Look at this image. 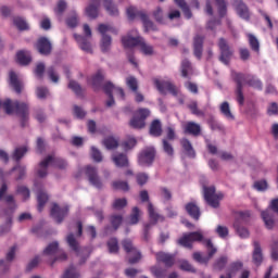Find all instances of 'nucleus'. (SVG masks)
<instances>
[{
    "instance_id": "nucleus-37",
    "label": "nucleus",
    "mask_w": 278,
    "mask_h": 278,
    "mask_svg": "<svg viewBox=\"0 0 278 278\" xmlns=\"http://www.w3.org/2000/svg\"><path fill=\"white\" fill-rule=\"evenodd\" d=\"M220 113L227 118L228 121H236V116L231 113V108L229 106V102L225 101L219 106Z\"/></svg>"
},
{
    "instance_id": "nucleus-14",
    "label": "nucleus",
    "mask_w": 278,
    "mask_h": 278,
    "mask_svg": "<svg viewBox=\"0 0 278 278\" xmlns=\"http://www.w3.org/2000/svg\"><path fill=\"white\" fill-rule=\"evenodd\" d=\"M154 86L161 92V94H166L167 92H170L174 97H177V89L175 88V85L170 81L166 80H160L157 78L154 79Z\"/></svg>"
},
{
    "instance_id": "nucleus-26",
    "label": "nucleus",
    "mask_w": 278,
    "mask_h": 278,
    "mask_svg": "<svg viewBox=\"0 0 278 278\" xmlns=\"http://www.w3.org/2000/svg\"><path fill=\"white\" fill-rule=\"evenodd\" d=\"M254 251L252 253V262L255 266H262V262H264V254L262 253V245H260L258 241H254Z\"/></svg>"
},
{
    "instance_id": "nucleus-63",
    "label": "nucleus",
    "mask_w": 278,
    "mask_h": 278,
    "mask_svg": "<svg viewBox=\"0 0 278 278\" xmlns=\"http://www.w3.org/2000/svg\"><path fill=\"white\" fill-rule=\"evenodd\" d=\"M126 85L132 92H138V79L134 76L126 78Z\"/></svg>"
},
{
    "instance_id": "nucleus-17",
    "label": "nucleus",
    "mask_w": 278,
    "mask_h": 278,
    "mask_svg": "<svg viewBox=\"0 0 278 278\" xmlns=\"http://www.w3.org/2000/svg\"><path fill=\"white\" fill-rule=\"evenodd\" d=\"M111 160L116 168H129V156L123 152L112 154Z\"/></svg>"
},
{
    "instance_id": "nucleus-44",
    "label": "nucleus",
    "mask_w": 278,
    "mask_h": 278,
    "mask_svg": "<svg viewBox=\"0 0 278 278\" xmlns=\"http://www.w3.org/2000/svg\"><path fill=\"white\" fill-rule=\"evenodd\" d=\"M81 277V274H79V270H77V267L75 265H70L68 268L65 269L64 274L61 278H79Z\"/></svg>"
},
{
    "instance_id": "nucleus-32",
    "label": "nucleus",
    "mask_w": 278,
    "mask_h": 278,
    "mask_svg": "<svg viewBox=\"0 0 278 278\" xmlns=\"http://www.w3.org/2000/svg\"><path fill=\"white\" fill-rule=\"evenodd\" d=\"M29 151L27 146L17 147L14 149L11 157L16 162L17 164H21V160L25 157V154Z\"/></svg>"
},
{
    "instance_id": "nucleus-47",
    "label": "nucleus",
    "mask_w": 278,
    "mask_h": 278,
    "mask_svg": "<svg viewBox=\"0 0 278 278\" xmlns=\"http://www.w3.org/2000/svg\"><path fill=\"white\" fill-rule=\"evenodd\" d=\"M15 170L18 173V176L15 178L16 181H21V179H24L25 175H27V167L25 165H21V163H17L11 168V173H14Z\"/></svg>"
},
{
    "instance_id": "nucleus-16",
    "label": "nucleus",
    "mask_w": 278,
    "mask_h": 278,
    "mask_svg": "<svg viewBox=\"0 0 278 278\" xmlns=\"http://www.w3.org/2000/svg\"><path fill=\"white\" fill-rule=\"evenodd\" d=\"M142 39V36L134 37L128 33L126 36L122 37V45L124 49H134L135 47H140Z\"/></svg>"
},
{
    "instance_id": "nucleus-12",
    "label": "nucleus",
    "mask_w": 278,
    "mask_h": 278,
    "mask_svg": "<svg viewBox=\"0 0 278 278\" xmlns=\"http://www.w3.org/2000/svg\"><path fill=\"white\" fill-rule=\"evenodd\" d=\"M5 203L9 205L8 208L4 210L5 225L12 227V218H14V212L16 210V202L14 201V195L9 194L4 198Z\"/></svg>"
},
{
    "instance_id": "nucleus-40",
    "label": "nucleus",
    "mask_w": 278,
    "mask_h": 278,
    "mask_svg": "<svg viewBox=\"0 0 278 278\" xmlns=\"http://www.w3.org/2000/svg\"><path fill=\"white\" fill-rule=\"evenodd\" d=\"M150 273L155 278H166V277H168V271L166 270V268L160 267L157 265H154V266L150 267Z\"/></svg>"
},
{
    "instance_id": "nucleus-53",
    "label": "nucleus",
    "mask_w": 278,
    "mask_h": 278,
    "mask_svg": "<svg viewBox=\"0 0 278 278\" xmlns=\"http://www.w3.org/2000/svg\"><path fill=\"white\" fill-rule=\"evenodd\" d=\"M112 207L117 212H121V210H125V207H127V198L115 199Z\"/></svg>"
},
{
    "instance_id": "nucleus-59",
    "label": "nucleus",
    "mask_w": 278,
    "mask_h": 278,
    "mask_svg": "<svg viewBox=\"0 0 278 278\" xmlns=\"http://www.w3.org/2000/svg\"><path fill=\"white\" fill-rule=\"evenodd\" d=\"M106 247L109 249V253H118V239L117 238H111L108 243Z\"/></svg>"
},
{
    "instance_id": "nucleus-10",
    "label": "nucleus",
    "mask_w": 278,
    "mask_h": 278,
    "mask_svg": "<svg viewBox=\"0 0 278 278\" xmlns=\"http://www.w3.org/2000/svg\"><path fill=\"white\" fill-rule=\"evenodd\" d=\"M68 205L61 207L58 203H53L50 210V216L58 225H62V223H64V218L68 216Z\"/></svg>"
},
{
    "instance_id": "nucleus-31",
    "label": "nucleus",
    "mask_w": 278,
    "mask_h": 278,
    "mask_svg": "<svg viewBox=\"0 0 278 278\" xmlns=\"http://www.w3.org/2000/svg\"><path fill=\"white\" fill-rule=\"evenodd\" d=\"M37 210L38 212H42L45 210V205L49 203V194L45 190H38L37 191Z\"/></svg>"
},
{
    "instance_id": "nucleus-56",
    "label": "nucleus",
    "mask_w": 278,
    "mask_h": 278,
    "mask_svg": "<svg viewBox=\"0 0 278 278\" xmlns=\"http://www.w3.org/2000/svg\"><path fill=\"white\" fill-rule=\"evenodd\" d=\"M154 21L159 23V25H164V11L162 10L161 7H157L153 12H152Z\"/></svg>"
},
{
    "instance_id": "nucleus-22",
    "label": "nucleus",
    "mask_w": 278,
    "mask_h": 278,
    "mask_svg": "<svg viewBox=\"0 0 278 278\" xmlns=\"http://www.w3.org/2000/svg\"><path fill=\"white\" fill-rule=\"evenodd\" d=\"M138 16L142 22L146 34H149V31L160 30V28H157V25H155V23L151 21V18H149V15L147 13H138Z\"/></svg>"
},
{
    "instance_id": "nucleus-23",
    "label": "nucleus",
    "mask_w": 278,
    "mask_h": 278,
    "mask_svg": "<svg viewBox=\"0 0 278 278\" xmlns=\"http://www.w3.org/2000/svg\"><path fill=\"white\" fill-rule=\"evenodd\" d=\"M201 125L195 122H188L184 126V134H187L188 136H193L194 138H199V136H201Z\"/></svg>"
},
{
    "instance_id": "nucleus-30",
    "label": "nucleus",
    "mask_w": 278,
    "mask_h": 278,
    "mask_svg": "<svg viewBox=\"0 0 278 278\" xmlns=\"http://www.w3.org/2000/svg\"><path fill=\"white\" fill-rule=\"evenodd\" d=\"M16 60L21 66H29L31 64V54L29 51L20 50L16 53Z\"/></svg>"
},
{
    "instance_id": "nucleus-33",
    "label": "nucleus",
    "mask_w": 278,
    "mask_h": 278,
    "mask_svg": "<svg viewBox=\"0 0 278 278\" xmlns=\"http://www.w3.org/2000/svg\"><path fill=\"white\" fill-rule=\"evenodd\" d=\"M103 8L110 16H118V7L114 0H102Z\"/></svg>"
},
{
    "instance_id": "nucleus-27",
    "label": "nucleus",
    "mask_w": 278,
    "mask_h": 278,
    "mask_svg": "<svg viewBox=\"0 0 278 278\" xmlns=\"http://www.w3.org/2000/svg\"><path fill=\"white\" fill-rule=\"evenodd\" d=\"M185 210L193 220H199L201 218V208L194 202H189L186 204Z\"/></svg>"
},
{
    "instance_id": "nucleus-58",
    "label": "nucleus",
    "mask_w": 278,
    "mask_h": 278,
    "mask_svg": "<svg viewBox=\"0 0 278 278\" xmlns=\"http://www.w3.org/2000/svg\"><path fill=\"white\" fill-rule=\"evenodd\" d=\"M110 223L114 231H118V227L123 225V215H112L110 218Z\"/></svg>"
},
{
    "instance_id": "nucleus-19",
    "label": "nucleus",
    "mask_w": 278,
    "mask_h": 278,
    "mask_svg": "<svg viewBox=\"0 0 278 278\" xmlns=\"http://www.w3.org/2000/svg\"><path fill=\"white\" fill-rule=\"evenodd\" d=\"M9 84L16 94H22L25 89V84H23V80L18 79V75L14 72H10L9 74Z\"/></svg>"
},
{
    "instance_id": "nucleus-51",
    "label": "nucleus",
    "mask_w": 278,
    "mask_h": 278,
    "mask_svg": "<svg viewBox=\"0 0 278 278\" xmlns=\"http://www.w3.org/2000/svg\"><path fill=\"white\" fill-rule=\"evenodd\" d=\"M215 3L217 5L219 18H225V16H227V2L225 0H215Z\"/></svg>"
},
{
    "instance_id": "nucleus-9",
    "label": "nucleus",
    "mask_w": 278,
    "mask_h": 278,
    "mask_svg": "<svg viewBox=\"0 0 278 278\" xmlns=\"http://www.w3.org/2000/svg\"><path fill=\"white\" fill-rule=\"evenodd\" d=\"M39 55L49 56L53 53V43L48 37H39L34 45Z\"/></svg>"
},
{
    "instance_id": "nucleus-28",
    "label": "nucleus",
    "mask_w": 278,
    "mask_h": 278,
    "mask_svg": "<svg viewBox=\"0 0 278 278\" xmlns=\"http://www.w3.org/2000/svg\"><path fill=\"white\" fill-rule=\"evenodd\" d=\"M149 134L153 138H160V136L164 134V129H162V121L153 119L150 124Z\"/></svg>"
},
{
    "instance_id": "nucleus-55",
    "label": "nucleus",
    "mask_w": 278,
    "mask_h": 278,
    "mask_svg": "<svg viewBox=\"0 0 278 278\" xmlns=\"http://www.w3.org/2000/svg\"><path fill=\"white\" fill-rule=\"evenodd\" d=\"M67 8H68V3L66 2V0H59L56 2V7L54 8V12L59 16H62V14L66 12Z\"/></svg>"
},
{
    "instance_id": "nucleus-45",
    "label": "nucleus",
    "mask_w": 278,
    "mask_h": 278,
    "mask_svg": "<svg viewBox=\"0 0 278 278\" xmlns=\"http://www.w3.org/2000/svg\"><path fill=\"white\" fill-rule=\"evenodd\" d=\"M65 23L67 27L75 29V27L79 25V16L77 15V11H72V16L66 17Z\"/></svg>"
},
{
    "instance_id": "nucleus-60",
    "label": "nucleus",
    "mask_w": 278,
    "mask_h": 278,
    "mask_svg": "<svg viewBox=\"0 0 278 278\" xmlns=\"http://www.w3.org/2000/svg\"><path fill=\"white\" fill-rule=\"evenodd\" d=\"M227 262H228L227 256H220L213 264L214 270H223L225 268V266H227Z\"/></svg>"
},
{
    "instance_id": "nucleus-4",
    "label": "nucleus",
    "mask_w": 278,
    "mask_h": 278,
    "mask_svg": "<svg viewBox=\"0 0 278 278\" xmlns=\"http://www.w3.org/2000/svg\"><path fill=\"white\" fill-rule=\"evenodd\" d=\"M149 116H151V110L140 108L132 114L128 125L131 129L142 130L147 127V119Z\"/></svg>"
},
{
    "instance_id": "nucleus-15",
    "label": "nucleus",
    "mask_w": 278,
    "mask_h": 278,
    "mask_svg": "<svg viewBox=\"0 0 278 278\" xmlns=\"http://www.w3.org/2000/svg\"><path fill=\"white\" fill-rule=\"evenodd\" d=\"M99 8H101V0H90L89 5L85 9V14L91 21L99 18Z\"/></svg>"
},
{
    "instance_id": "nucleus-50",
    "label": "nucleus",
    "mask_w": 278,
    "mask_h": 278,
    "mask_svg": "<svg viewBox=\"0 0 278 278\" xmlns=\"http://www.w3.org/2000/svg\"><path fill=\"white\" fill-rule=\"evenodd\" d=\"M50 164L60 170H65L66 166H68V163L64 159L55 157L53 155Z\"/></svg>"
},
{
    "instance_id": "nucleus-46",
    "label": "nucleus",
    "mask_w": 278,
    "mask_h": 278,
    "mask_svg": "<svg viewBox=\"0 0 278 278\" xmlns=\"http://www.w3.org/2000/svg\"><path fill=\"white\" fill-rule=\"evenodd\" d=\"M235 231L241 238H249V229L244 228V226L240 225V219H236L233 223Z\"/></svg>"
},
{
    "instance_id": "nucleus-35",
    "label": "nucleus",
    "mask_w": 278,
    "mask_h": 278,
    "mask_svg": "<svg viewBox=\"0 0 278 278\" xmlns=\"http://www.w3.org/2000/svg\"><path fill=\"white\" fill-rule=\"evenodd\" d=\"M180 144L188 157H197V152H194V148L192 147V143L190 142L189 139L184 138L180 141Z\"/></svg>"
},
{
    "instance_id": "nucleus-39",
    "label": "nucleus",
    "mask_w": 278,
    "mask_h": 278,
    "mask_svg": "<svg viewBox=\"0 0 278 278\" xmlns=\"http://www.w3.org/2000/svg\"><path fill=\"white\" fill-rule=\"evenodd\" d=\"M103 147L108 149V151H114V149H118V140L113 136H109L102 141Z\"/></svg>"
},
{
    "instance_id": "nucleus-61",
    "label": "nucleus",
    "mask_w": 278,
    "mask_h": 278,
    "mask_svg": "<svg viewBox=\"0 0 278 278\" xmlns=\"http://www.w3.org/2000/svg\"><path fill=\"white\" fill-rule=\"evenodd\" d=\"M190 71H192V63H190L188 59H185L181 62V77H188V73H190Z\"/></svg>"
},
{
    "instance_id": "nucleus-8",
    "label": "nucleus",
    "mask_w": 278,
    "mask_h": 278,
    "mask_svg": "<svg viewBox=\"0 0 278 278\" xmlns=\"http://www.w3.org/2000/svg\"><path fill=\"white\" fill-rule=\"evenodd\" d=\"M85 175L93 188H97L98 190L103 189V181H101V177H99V169L96 166L87 165L85 167Z\"/></svg>"
},
{
    "instance_id": "nucleus-29",
    "label": "nucleus",
    "mask_w": 278,
    "mask_h": 278,
    "mask_svg": "<svg viewBox=\"0 0 278 278\" xmlns=\"http://www.w3.org/2000/svg\"><path fill=\"white\" fill-rule=\"evenodd\" d=\"M75 40L78 42L80 49L86 53H92V45L88 41L87 37L81 35H74Z\"/></svg>"
},
{
    "instance_id": "nucleus-62",
    "label": "nucleus",
    "mask_w": 278,
    "mask_h": 278,
    "mask_svg": "<svg viewBox=\"0 0 278 278\" xmlns=\"http://www.w3.org/2000/svg\"><path fill=\"white\" fill-rule=\"evenodd\" d=\"M91 159L98 164L103 162V154L97 147H91Z\"/></svg>"
},
{
    "instance_id": "nucleus-57",
    "label": "nucleus",
    "mask_w": 278,
    "mask_h": 278,
    "mask_svg": "<svg viewBox=\"0 0 278 278\" xmlns=\"http://www.w3.org/2000/svg\"><path fill=\"white\" fill-rule=\"evenodd\" d=\"M254 190H257V192H266L268 190V181L266 179L256 180L253 184Z\"/></svg>"
},
{
    "instance_id": "nucleus-1",
    "label": "nucleus",
    "mask_w": 278,
    "mask_h": 278,
    "mask_svg": "<svg viewBox=\"0 0 278 278\" xmlns=\"http://www.w3.org/2000/svg\"><path fill=\"white\" fill-rule=\"evenodd\" d=\"M66 243L70 249L76 253V257H78V266H84L86 262H88L92 250L88 247L79 248V241L75 238V233L70 232L66 237Z\"/></svg>"
},
{
    "instance_id": "nucleus-18",
    "label": "nucleus",
    "mask_w": 278,
    "mask_h": 278,
    "mask_svg": "<svg viewBox=\"0 0 278 278\" xmlns=\"http://www.w3.org/2000/svg\"><path fill=\"white\" fill-rule=\"evenodd\" d=\"M157 264H164L165 268L175 266V256L166 252H157L155 254Z\"/></svg>"
},
{
    "instance_id": "nucleus-43",
    "label": "nucleus",
    "mask_w": 278,
    "mask_h": 278,
    "mask_svg": "<svg viewBox=\"0 0 278 278\" xmlns=\"http://www.w3.org/2000/svg\"><path fill=\"white\" fill-rule=\"evenodd\" d=\"M13 25H15L20 31H27L29 29V24L21 16L13 17Z\"/></svg>"
},
{
    "instance_id": "nucleus-24",
    "label": "nucleus",
    "mask_w": 278,
    "mask_h": 278,
    "mask_svg": "<svg viewBox=\"0 0 278 278\" xmlns=\"http://www.w3.org/2000/svg\"><path fill=\"white\" fill-rule=\"evenodd\" d=\"M148 213L150 216V223H148V225H151L153 227V225H157V222L160 220L161 223H164V220H166V218L160 214H157L155 212V207L153 206V203L149 202L148 204Z\"/></svg>"
},
{
    "instance_id": "nucleus-20",
    "label": "nucleus",
    "mask_w": 278,
    "mask_h": 278,
    "mask_svg": "<svg viewBox=\"0 0 278 278\" xmlns=\"http://www.w3.org/2000/svg\"><path fill=\"white\" fill-rule=\"evenodd\" d=\"M51 160H53V155H48L46 159H43L36 170V175L40 178V179H45V177H47V175H49V166L51 164Z\"/></svg>"
},
{
    "instance_id": "nucleus-5",
    "label": "nucleus",
    "mask_w": 278,
    "mask_h": 278,
    "mask_svg": "<svg viewBox=\"0 0 278 278\" xmlns=\"http://www.w3.org/2000/svg\"><path fill=\"white\" fill-rule=\"evenodd\" d=\"M217 47L219 49V62H222V64H225L226 66H229L235 53L233 48L229 46V41L224 37H220L218 39Z\"/></svg>"
},
{
    "instance_id": "nucleus-13",
    "label": "nucleus",
    "mask_w": 278,
    "mask_h": 278,
    "mask_svg": "<svg viewBox=\"0 0 278 278\" xmlns=\"http://www.w3.org/2000/svg\"><path fill=\"white\" fill-rule=\"evenodd\" d=\"M232 5L240 18H243V21H251V12L243 0H232Z\"/></svg>"
},
{
    "instance_id": "nucleus-42",
    "label": "nucleus",
    "mask_w": 278,
    "mask_h": 278,
    "mask_svg": "<svg viewBox=\"0 0 278 278\" xmlns=\"http://www.w3.org/2000/svg\"><path fill=\"white\" fill-rule=\"evenodd\" d=\"M204 247L207 249V256L206 258L212 260V257H214V255H216V253H218V249H216V247H214V243L211 241V239H205L203 241Z\"/></svg>"
},
{
    "instance_id": "nucleus-25",
    "label": "nucleus",
    "mask_w": 278,
    "mask_h": 278,
    "mask_svg": "<svg viewBox=\"0 0 278 278\" xmlns=\"http://www.w3.org/2000/svg\"><path fill=\"white\" fill-rule=\"evenodd\" d=\"M263 223L266 229H275V214L270 210H265L261 212Z\"/></svg>"
},
{
    "instance_id": "nucleus-38",
    "label": "nucleus",
    "mask_w": 278,
    "mask_h": 278,
    "mask_svg": "<svg viewBox=\"0 0 278 278\" xmlns=\"http://www.w3.org/2000/svg\"><path fill=\"white\" fill-rule=\"evenodd\" d=\"M60 249V243L58 241H53L49 243L46 249L42 252V255H46L47 257H51L58 253V250Z\"/></svg>"
},
{
    "instance_id": "nucleus-49",
    "label": "nucleus",
    "mask_w": 278,
    "mask_h": 278,
    "mask_svg": "<svg viewBox=\"0 0 278 278\" xmlns=\"http://www.w3.org/2000/svg\"><path fill=\"white\" fill-rule=\"evenodd\" d=\"M113 190H122L123 192H129V182L125 180H116L112 182Z\"/></svg>"
},
{
    "instance_id": "nucleus-21",
    "label": "nucleus",
    "mask_w": 278,
    "mask_h": 278,
    "mask_svg": "<svg viewBox=\"0 0 278 278\" xmlns=\"http://www.w3.org/2000/svg\"><path fill=\"white\" fill-rule=\"evenodd\" d=\"M205 42V36L203 35H194L193 37V55H195L199 60L203 58V43Z\"/></svg>"
},
{
    "instance_id": "nucleus-41",
    "label": "nucleus",
    "mask_w": 278,
    "mask_h": 278,
    "mask_svg": "<svg viewBox=\"0 0 278 278\" xmlns=\"http://www.w3.org/2000/svg\"><path fill=\"white\" fill-rule=\"evenodd\" d=\"M103 81H105V72H103V70H98V72L92 76V86L99 88Z\"/></svg>"
},
{
    "instance_id": "nucleus-52",
    "label": "nucleus",
    "mask_w": 278,
    "mask_h": 278,
    "mask_svg": "<svg viewBox=\"0 0 278 278\" xmlns=\"http://www.w3.org/2000/svg\"><path fill=\"white\" fill-rule=\"evenodd\" d=\"M139 47H140V51H141V53H143V55H153V53H154L153 46L147 43L144 38L141 39Z\"/></svg>"
},
{
    "instance_id": "nucleus-6",
    "label": "nucleus",
    "mask_w": 278,
    "mask_h": 278,
    "mask_svg": "<svg viewBox=\"0 0 278 278\" xmlns=\"http://www.w3.org/2000/svg\"><path fill=\"white\" fill-rule=\"evenodd\" d=\"M206 239L203 238V233L200 231H193V232H188L184 233L180 239L177 240V244L179 247H184L185 249H189L192 251L193 245L192 242H205Z\"/></svg>"
},
{
    "instance_id": "nucleus-7",
    "label": "nucleus",
    "mask_w": 278,
    "mask_h": 278,
    "mask_svg": "<svg viewBox=\"0 0 278 278\" xmlns=\"http://www.w3.org/2000/svg\"><path fill=\"white\" fill-rule=\"evenodd\" d=\"M14 110L16 116L20 118V125L22 129L29 126V104L25 102H14Z\"/></svg>"
},
{
    "instance_id": "nucleus-54",
    "label": "nucleus",
    "mask_w": 278,
    "mask_h": 278,
    "mask_svg": "<svg viewBox=\"0 0 278 278\" xmlns=\"http://www.w3.org/2000/svg\"><path fill=\"white\" fill-rule=\"evenodd\" d=\"M249 45L252 51H255V53H260V40H257V37L253 34H249Z\"/></svg>"
},
{
    "instance_id": "nucleus-34",
    "label": "nucleus",
    "mask_w": 278,
    "mask_h": 278,
    "mask_svg": "<svg viewBox=\"0 0 278 278\" xmlns=\"http://www.w3.org/2000/svg\"><path fill=\"white\" fill-rule=\"evenodd\" d=\"M67 88L76 94V97H84V92H86V89L81 87L77 80L70 79L67 84Z\"/></svg>"
},
{
    "instance_id": "nucleus-3",
    "label": "nucleus",
    "mask_w": 278,
    "mask_h": 278,
    "mask_svg": "<svg viewBox=\"0 0 278 278\" xmlns=\"http://www.w3.org/2000/svg\"><path fill=\"white\" fill-rule=\"evenodd\" d=\"M122 247L127 254L126 262H128L130 266L140 264L142 260V253L140 250H138V248H136V245H134V241H131V239H124L122 241Z\"/></svg>"
},
{
    "instance_id": "nucleus-36",
    "label": "nucleus",
    "mask_w": 278,
    "mask_h": 278,
    "mask_svg": "<svg viewBox=\"0 0 278 278\" xmlns=\"http://www.w3.org/2000/svg\"><path fill=\"white\" fill-rule=\"evenodd\" d=\"M174 2L180 8L186 18H192V11L190 10V5H188L186 0H174Z\"/></svg>"
},
{
    "instance_id": "nucleus-64",
    "label": "nucleus",
    "mask_w": 278,
    "mask_h": 278,
    "mask_svg": "<svg viewBox=\"0 0 278 278\" xmlns=\"http://www.w3.org/2000/svg\"><path fill=\"white\" fill-rule=\"evenodd\" d=\"M36 94H37L38 99H40L41 101H45V99H47V97H49V94H50L49 88H47V87H37L36 88Z\"/></svg>"
},
{
    "instance_id": "nucleus-2",
    "label": "nucleus",
    "mask_w": 278,
    "mask_h": 278,
    "mask_svg": "<svg viewBox=\"0 0 278 278\" xmlns=\"http://www.w3.org/2000/svg\"><path fill=\"white\" fill-rule=\"evenodd\" d=\"M203 197L206 204L213 210H218L220 207V201L225 199V194L223 192L216 193V186L212 185L207 187L206 185H202Z\"/></svg>"
},
{
    "instance_id": "nucleus-11",
    "label": "nucleus",
    "mask_w": 278,
    "mask_h": 278,
    "mask_svg": "<svg viewBox=\"0 0 278 278\" xmlns=\"http://www.w3.org/2000/svg\"><path fill=\"white\" fill-rule=\"evenodd\" d=\"M155 162V148H146L139 153L138 164L140 166H152Z\"/></svg>"
},
{
    "instance_id": "nucleus-48",
    "label": "nucleus",
    "mask_w": 278,
    "mask_h": 278,
    "mask_svg": "<svg viewBox=\"0 0 278 278\" xmlns=\"http://www.w3.org/2000/svg\"><path fill=\"white\" fill-rule=\"evenodd\" d=\"M101 51L102 53H108L110 51V48L112 47V36L110 35H104L101 39Z\"/></svg>"
}]
</instances>
